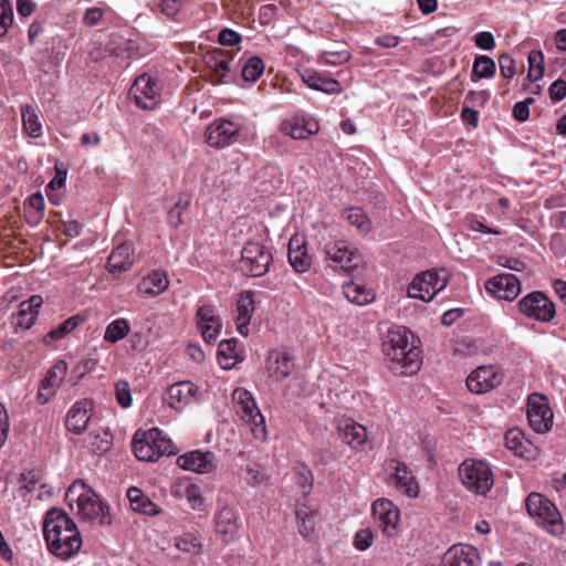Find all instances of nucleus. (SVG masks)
Segmentation results:
<instances>
[{
	"instance_id": "13d9d810",
	"label": "nucleus",
	"mask_w": 566,
	"mask_h": 566,
	"mask_svg": "<svg viewBox=\"0 0 566 566\" xmlns=\"http://www.w3.org/2000/svg\"><path fill=\"white\" fill-rule=\"evenodd\" d=\"M374 535L370 530H359L355 535V547L359 551H366L373 544Z\"/></svg>"
},
{
	"instance_id": "de8ad7c7",
	"label": "nucleus",
	"mask_w": 566,
	"mask_h": 566,
	"mask_svg": "<svg viewBox=\"0 0 566 566\" xmlns=\"http://www.w3.org/2000/svg\"><path fill=\"white\" fill-rule=\"evenodd\" d=\"M111 442L112 436L106 430L93 432L88 437V444L94 451L106 452Z\"/></svg>"
},
{
	"instance_id": "6e6552de",
	"label": "nucleus",
	"mask_w": 566,
	"mask_h": 566,
	"mask_svg": "<svg viewBox=\"0 0 566 566\" xmlns=\"http://www.w3.org/2000/svg\"><path fill=\"white\" fill-rule=\"evenodd\" d=\"M232 401L240 418L251 426L253 437L258 440H265V419L259 410L252 394L243 388H237L232 392Z\"/></svg>"
},
{
	"instance_id": "c756f323",
	"label": "nucleus",
	"mask_w": 566,
	"mask_h": 566,
	"mask_svg": "<svg viewBox=\"0 0 566 566\" xmlns=\"http://www.w3.org/2000/svg\"><path fill=\"white\" fill-rule=\"evenodd\" d=\"M177 464L182 470L207 473L212 468V455L210 452L195 450L178 457Z\"/></svg>"
},
{
	"instance_id": "e2e57ef3",
	"label": "nucleus",
	"mask_w": 566,
	"mask_h": 566,
	"mask_svg": "<svg viewBox=\"0 0 566 566\" xmlns=\"http://www.w3.org/2000/svg\"><path fill=\"white\" fill-rule=\"evenodd\" d=\"M103 15H104L103 9H101L98 7L88 8L84 14V23L88 27H94V25L98 24V22L103 18Z\"/></svg>"
},
{
	"instance_id": "1a4fd4ad",
	"label": "nucleus",
	"mask_w": 566,
	"mask_h": 566,
	"mask_svg": "<svg viewBox=\"0 0 566 566\" xmlns=\"http://www.w3.org/2000/svg\"><path fill=\"white\" fill-rule=\"evenodd\" d=\"M242 36L239 32L223 28L218 33V43L222 46L231 48V50L214 49V84L227 83L230 77V62L233 60L234 53L240 51Z\"/></svg>"
},
{
	"instance_id": "e433bc0d",
	"label": "nucleus",
	"mask_w": 566,
	"mask_h": 566,
	"mask_svg": "<svg viewBox=\"0 0 566 566\" xmlns=\"http://www.w3.org/2000/svg\"><path fill=\"white\" fill-rule=\"evenodd\" d=\"M240 129L239 123L221 119L214 127V146L223 148L231 145L237 139Z\"/></svg>"
},
{
	"instance_id": "680f3d73",
	"label": "nucleus",
	"mask_w": 566,
	"mask_h": 566,
	"mask_svg": "<svg viewBox=\"0 0 566 566\" xmlns=\"http://www.w3.org/2000/svg\"><path fill=\"white\" fill-rule=\"evenodd\" d=\"M475 45L482 50L491 51L495 46V40L491 32L482 31L475 34Z\"/></svg>"
},
{
	"instance_id": "8fccbe9b",
	"label": "nucleus",
	"mask_w": 566,
	"mask_h": 566,
	"mask_svg": "<svg viewBox=\"0 0 566 566\" xmlns=\"http://www.w3.org/2000/svg\"><path fill=\"white\" fill-rule=\"evenodd\" d=\"M80 323L78 316H72L61 323L56 328L52 329L46 337L51 340H57L75 329Z\"/></svg>"
},
{
	"instance_id": "49530a36",
	"label": "nucleus",
	"mask_w": 566,
	"mask_h": 566,
	"mask_svg": "<svg viewBox=\"0 0 566 566\" xmlns=\"http://www.w3.org/2000/svg\"><path fill=\"white\" fill-rule=\"evenodd\" d=\"M350 53L346 50L342 51H322L317 55V63L326 66H336L344 64L350 60Z\"/></svg>"
},
{
	"instance_id": "5fc2aeb1",
	"label": "nucleus",
	"mask_w": 566,
	"mask_h": 566,
	"mask_svg": "<svg viewBox=\"0 0 566 566\" xmlns=\"http://www.w3.org/2000/svg\"><path fill=\"white\" fill-rule=\"evenodd\" d=\"M499 65L501 75L504 78H512L516 74L515 60L507 53L499 56Z\"/></svg>"
},
{
	"instance_id": "f03ea898",
	"label": "nucleus",
	"mask_w": 566,
	"mask_h": 566,
	"mask_svg": "<svg viewBox=\"0 0 566 566\" xmlns=\"http://www.w3.org/2000/svg\"><path fill=\"white\" fill-rule=\"evenodd\" d=\"M384 352L391 360L395 371L408 376L420 369L421 352L416 345L413 333L403 326H396L388 332Z\"/></svg>"
},
{
	"instance_id": "c9c22d12",
	"label": "nucleus",
	"mask_w": 566,
	"mask_h": 566,
	"mask_svg": "<svg viewBox=\"0 0 566 566\" xmlns=\"http://www.w3.org/2000/svg\"><path fill=\"white\" fill-rule=\"evenodd\" d=\"M108 271L112 274H120L132 266L130 247L126 243L117 245L108 256Z\"/></svg>"
},
{
	"instance_id": "a878e982",
	"label": "nucleus",
	"mask_w": 566,
	"mask_h": 566,
	"mask_svg": "<svg viewBox=\"0 0 566 566\" xmlns=\"http://www.w3.org/2000/svg\"><path fill=\"white\" fill-rule=\"evenodd\" d=\"M42 304L41 295H32L19 305V311L12 316V325L15 332L19 329L27 331L34 325Z\"/></svg>"
},
{
	"instance_id": "4d7b16f0",
	"label": "nucleus",
	"mask_w": 566,
	"mask_h": 566,
	"mask_svg": "<svg viewBox=\"0 0 566 566\" xmlns=\"http://www.w3.org/2000/svg\"><path fill=\"white\" fill-rule=\"evenodd\" d=\"M10 430V420L8 410L2 402H0V449L4 446Z\"/></svg>"
},
{
	"instance_id": "7ed1b4c3",
	"label": "nucleus",
	"mask_w": 566,
	"mask_h": 566,
	"mask_svg": "<svg viewBox=\"0 0 566 566\" xmlns=\"http://www.w3.org/2000/svg\"><path fill=\"white\" fill-rule=\"evenodd\" d=\"M65 500L73 509L77 506V515L93 525H109L112 518L109 507L99 496L82 481H75L66 491Z\"/></svg>"
},
{
	"instance_id": "9b49d317",
	"label": "nucleus",
	"mask_w": 566,
	"mask_h": 566,
	"mask_svg": "<svg viewBox=\"0 0 566 566\" xmlns=\"http://www.w3.org/2000/svg\"><path fill=\"white\" fill-rule=\"evenodd\" d=\"M384 473L389 485L394 486L398 492L409 497H417L419 494V485L408 467L397 460L389 459L384 463Z\"/></svg>"
},
{
	"instance_id": "864d4df0",
	"label": "nucleus",
	"mask_w": 566,
	"mask_h": 566,
	"mask_svg": "<svg viewBox=\"0 0 566 566\" xmlns=\"http://www.w3.org/2000/svg\"><path fill=\"white\" fill-rule=\"evenodd\" d=\"M13 23V11L8 0H0V38H3Z\"/></svg>"
},
{
	"instance_id": "dca6fc26",
	"label": "nucleus",
	"mask_w": 566,
	"mask_h": 566,
	"mask_svg": "<svg viewBox=\"0 0 566 566\" xmlns=\"http://www.w3.org/2000/svg\"><path fill=\"white\" fill-rule=\"evenodd\" d=\"M323 252L329 261V266L348 271L356 265L357 249L346 240L327 242L323 248Z\"/></svg>"
},
{
	"instance_id": "7c9ffc66",
	"label": "nucleus",
	"mask_w": 566,
	"mask_h": 566,
	"mask_svg": "<svg viewBox=\"0 0 566 566\" xmlns=\"http://www.w3.org/2000/svg\"><path fill=\"white\" fill-rule=\"evenodd\" d=\"M198 386L191 381H180L168 388L169 406L179 409L182 405H187L197 399Z\"/></svg>"
},
{
	"instance_id": "0e129e2a",
	"label": "nucleus",
	"mask_w": 566,
	"mask_h": 566,
	"mask_svg": "<svg viewBox=\"0 0 566 566\" xmlns=\"http://www.w3.org/2000/svg\"><path fill=\"white\" fill-rule=\"evenodd\" d=\"M499 264L516 272H523L526 269V264L524 261L509 256H501L499 260Z\"/></svg>"
},
{
	"instance_id": "0eeeda50",
	"label": "nucleus",
	"mask_w": 566,
	"mask_h": 566,
	"mask_svg": "<svg viewBox=\"0 0 566 566\" xmlns=\"http://www.w3.org/2000/svg\"><path fill=\"white\" fill-rule=\"evenodd\" d=\"M273 261L272 252L262 241L250 240L241 251L239 268L242 273L252 277H260L269 272Z\"/></svg>"
},
{
	"instance_id": "f704fd0d",
	"label": "nucleus",
	"mask_w": 566,
	"mask_h": 566,
	"mask_svg": "<svg viewBox=\"0 0 566 566\" xmlns=\"http://www.w3.org/2000/svg\"><path fill=\"white\" fill-rule=\"evenodd\" d=\"M237 344L238 342L234 338L223 339L219 343L217 359L222 369H232L241 360Z\"/></svg>"
},
{
	"instance_id": "20e7f679",
	"label": "nucleus",
	"mask_w": 566,
	"mask_h": 566,
	"mask_svg": "<svg viewBox=\"0 0 566 566\" xmlns=\"http://www.w3.org/2000/svg\"><path fill=\"white\" fill-rule=\"evenodd\" d=\"M133 451L140 461L155 462L161 455L177 453L172 441L158 428L148 431H137L133 439Z\"/></svg>"
},
{
	"instance_id": "39448f33",
	"label": "nucleus",
	"mask_w": 566,
	"mask_h": 566,
	"mask_svg": "<svg viewBox=\"0 0 566 566\" xmlns=\"http://www.w3.org/2000/svg\"><path fill=\"white\" fill-rule=\"evenodd\" d=\"M458 471L464 488L476 495H485L493 488L494 474L484 460L465 459Z\"/></svg>"
},
{
	"instance_id": "a211bd4d",
	"label": "nucleus",
	"mask_w": 566,
	"mask_h": 566,
	"mask_svg": "<svg viewBox=\"0 0 566 566\" xmlns=\"http://www.w3.org/2000/svg\"><path fill=\"white\" fill-rule=\"evenodd\" d=\"M485 290L500 300L512 302L521 293V281L514 274L500 273L486 281Z\"/></svg>"
},
{
	"instance_id": "09e8293b",
	"label": "nucleus",
	"mask_w": 566,
	"mask_h": 566,
	"mask_svg": "<svg viewBox=\"0 0 566 566\" xmlns=\"http://www.w3.org/2000/svg\"><path fill=\"white\" fill-rule=\"evenodd\" d=\"M188 0H159L160 12L169 19H175L187 6Z\"/></svg>"
},
{
	"instance_id": "aec40b11",
	"label": "nucleus",
	"mask_w": 566,
	"mask_h": 566,
	"mask_svg": "<svg viewBox=\"0 0 566 566\" xmlns=\"http://www.w3.org/2000/svg\"><path fill=\"white\" fill-rule=\"evenodd\" d=\"M281 129L285 135L294 139H305L318 133L319 124L311 115L296 113L282 123Z\"/></svg>"
},
{
	"instance_id": "f257e3e1",
	"label": "nucleus",
	"mask_w": 566,
	"mask_h": 566,
	"mask_svg": "<svg viewBox=\"0 0 566 566\" xmlns=\"http://www.w3.org/2000/svg\"><path fill=\"white\" fill-rule=\"evenodd\" d=\"M43 535L49 551L61 559L73 557L83 544L75 522L60 509L48 511Z\"/></svg>"
},
{
	"instance_id": "393cba45",
	"label": "nucleus",
	"mask_w": 566,
	"mask_h": 566,
	"mask_svg": "<svg viewBox=\"0 0 566 566\" xmlns=\"http://www.w3.org/2000/svg\"><path fill=\"white\" fill-rule=\"evenodd\" d=\"M444 566H480L479 551L470 544L451 546L443 556Z\"/></svg>"
},
{
	"instance_id": "cd10ccee",
	"label": "nucleus",
	"mask_w": 566,
	"mask_h": 566,
	"mask_svg": "<svg viewBox=\"0 0 566 566\" xmlns=\"http://www.w3.org/2000/svg\"><path fill=\"white\" fill-rule=\"evenodd\" d=\"M92 409L93 403L90 400L75 402L66 416L65 426L67 430L81 434L90 422Z\"/></svg>"
},
{
	"instance_id": "f3484780",
	"label": "nucleus",
	"mask_w": 566,
	"mask_h": 566,
	"mask_svg": "<svg viewBox=\"0 0 566 566\" xmlns=\"http://www.w3.org/2000/svg\"><path fill=\"white\" fill-rule=\"evenodd\" d=\"M337 431L340 440L354 450L365 451L373 447L366 427L349 418L338 420Z\"/></svg>"
},
{
	"instance_id": "c85d7f7f",
	"label": "nucleus",
	"mask_w": 566,
	"mask_h": 566,
	"mask_svg": "<svg viewBox=\"0 0 566 566\" xmlns=\"http://www.w3.org/2000/svg\"><path fill=\"white\" fill-rule=\"evenodd\" d=\"M255 311V301L253 292L244 291L240 293L237 302L235 325L240 335L247 337L249 335V325Z\"/></svg>"
},
{
	"instance_id": "79ce46f5",
	"label": "nucleus",
	"mask_w": 566,
	"mask_h": 566,
	"mask_svg": "<svg viewBox=\"0 0 566 566\" xmlns=\"http://www.w3.org/2000/svg\"><path fill=\"white\" fill-rule=\"evenodd\" d=\"M343 217L348 221V223L355 227L361 234H367L371 229V223L369 218L363 211V209L358 207H352L349 209L344 210Z\"/></svg>"
},
{
	"instance_id": "412c9836",
	"label": "nucleus",
	"mask_w": 566,
	"mask_h": 566,
	"mask_svg": "<svg viewBox=\"0 0 566 566\" xmlns=\"http://www.w3.org/2000/svg\"><path fill=\"white\" fill-rule=\"evenodd\" d=\"M67 369V364L64 360H59L46 373L39 387L38 400L40 403L49 402L56 394V390L65 380Z\"/></svg>"
},
{
	"instance_id": "37998d69",
	"label": "nucleus",
	"mask_w": 566,
	"mask_h": 566,
	"mask_svg": "<svg viewBox=\"0 0 566 566\" xmlns=\"http://www.w3.org/2000/svg\"><path fill=\"white\" fill-rule=\"evenodd\" d=\"M130 332V326L127 319L117 318L111 322L105 329L104 340L115 344L124 339Z\"/></svg>"
},
{
	"instance_id": "ea45409f",
	"label": "nucleus",
	"mask_w": 566,
	"mask_h": 566,
	"mask_svg": "<svg viewBox=\"0 0 566 566\" xmlns=\"http://www.w3.org/2000/svg\"><path fill=\"white\" fill-rule=\"evenodd\" d=\"M197 328L207 343L212 340V333H210L212 324V306L202 304L198 307L196 314Z\"/></svg>"
},
{
	"instance_id": "c03bdc74",
	"label": "nucleus",
	"mask_w": 566,
	"mask_h": 566,
	"mask_svg": "<svg viewBox=\"0 0 566 566\" xmlns=\"http://www.w3.org/2000/svg\"><path fill=\"white\" fill-rule=\"evenodd\" d=\"M265 64L259 56H251L242 67V77L247 82L254 83L264 73Z\"/></svg>"
},
{
	"instance_id": "6e6d98bb",
	"label": "nucleus",
	"mask_w": 566,
	"mask_h": 566,
	"mask_svg": "<svg viewBox=\"0 0 566 566\" xmlns=\"http://www.w3.org/2000/svg\"><path fill=\"white\" fill-rule=\"evenodd\" d=\"M195 484L191 483L188 479L181 478L174 482L171 485V495L177 499H187L190 492V489H192Z\"/></svg>"
},
{
	"instance_id": "052dcab7",
	"label": "nucleus",
	"mask_w": 566,
	"mask_h": 566,
	"mask_svg": "<svg viewBox=\"0 0 566 566\" xmlns=\"http://www.w3.org/2000/svg\"><path fill=\"white\" fill-rule=\"evenodd\" d=\"M549 97L554 103L566 97V82L562 78L554 81L549 86Z\"/></svg>"
},
{
	"instance_id": "4be33fe9",
	"label": "nucleus",
	"mask_w": 566,
	"mask_h": 566,
	"mask_svg": "<svg viewBox=\"0 0 566 566\" xmlns=\"http://www.w3.org/2000/svg\"><path fill=\"white\" fill-rule=\"evenodd\" d=\"M265 368L275 380L287 378L295 368V357L286 350L273 349L265 359Z\"/></svg>"
},
{
	"instance_id": "f8f14e48",
	"label": "nucleus",
	"mask_w": 566,
	"mask_h": 566,
	"mask_svg": "<svg viewBox=\"0 0 566 566\" xmlns=\"http://www.w3.org/2000/svg\"><path fill=\"white\" fill-rule=\"evenodd\" d=\"M448 285L447 276H440L434 270L424 271L418 274L408 286V296L419 298L426 303L431 302L434 296Z\"/></svg>"
},
{
	"instance_id": "4468645a",
	"label": "nucleus",
	"mask_w": 566,
	"mask_h": 566,
	"mask_svg": "<svg viewBox=\"0 0 566 566\" xmlns=\"http://www.w3.org/2000/svg\"><path fill=\"white\" fill-rule=\"evenodd\" d=\"M553 418V412L545 396L533 394L528 397L527 420L535 432L544 434L551 431Z\"/></svg>"
},
{
	"instance_id": "5701e85b",
	"label": "nucleus",
	"mask_w": 566,
	"mask_h": 566,
	"mask_svg": "<svg viewBox=\"0 0 566 566\" xmlns=\"http://www.w3.org/2000/svg\"><path fill=\"white\" fill-rule=\"evenodd\" d=\"M306 491L297 500L295 506V516L297 520L298 532L302 536H310L315 527L317 516V505L313 499H310Z\"/></svg>"
},
{
	"instance_id": "774afa93",
	"label": "nucleus",
	"mask_w": 566,
	"mask_h": 566,
	"mask_svg": "<svg viewBox=\"0 0 566 566\" xmlns=\"http://www.w3.org/2000/svg\"><path fill=\"white\" fill-rule=\"evenodd\" d=\"M513 116L518 122H525L530 117V108L526 103L517 102L513 107Z\"/></svg>"
},
{
	"instance_id": "603ef678",
	"label": "nucleus",
	"mask_w": 566,
	"mask_h": 566,
	"mask_svg": "<svg viewBox=\"0 0 566 566\" xmlns=\"http://www.w3.org/2000/svg\"><path fill=\"white\" fill-rule=\"evenodd\" d=\"M115 397L122 408L132 406L133 398L128 381L118 380L115 382Z\"/></svg>"
},
{
	"instance_id": "58836bf2",
	"label": "nucleus",
	"mask_w": 566,
	"mask_h": 566,
	"mask_svg": "<svg viewBox=\"0 0 566 566\" xmlns=\"http://www.w3.org/2000/svg\"><path fill=\"white\" fill-rule=\"evenodd\" d=\"M496 72V63L488 55H478L472 66L471 80L478 82L482 78H492Z\"/></svg>"
},
{
	"instance_id": "69168bd1",
	"label": "nucleus",
	"mask_w": 566,
	"mask_h": 566,
	"mask_svg": "<svg viewBox=\"0 0 566 566\" xmlns=\"http://www.w3.org/2000/svg\"><path fill=\"white\" fill-rule=\"evenodd\" d=\"M297 483L302 486L303 489V492L302 494L306 491V494L310 493V490L312 488V483H313V476H312V473L310 470H307L306 468H303L302 471H300L297 473Z\"/></svg>"
},
{
	"instance_id": "a18cd8bd",
	"label": "nucleus",
	"mask_w": 566,
	"mask_h": 566,
	"mask_svg": "<svg viewBox=\"0 0 566 566\" xmlns=\"http://www.w3.org/2000/svg\"><path fill=\"white\" fill-rule=\"evenodd\" d=\"M526 439L518 429H511L505 433V446L518 457H525Z\"/></svg>"
},
{
	"instance_id": "72a5a7b5",
	"label": "nucleus",
	"mask_w": 566,
	"mask_h": 566,
	"mask_svg": "<svg viewBox=\"0 0 566 566\" xmlns=\"http://www.w3.org/2000/svg\"><path fill=\"white\" fill-rule=\"evenodd\" d=\"M127 499L132 510L136 513L147 516H156L161 512L160 507L136 486H130L127 490Z\"/></svg>"
},
{
	"instance_id": "4c0bfd02",
	"label": "nucleus",
	"mask_w": 566,
	"mask_h": 566,
	"mask_svg": "<svg viewBox=\"0 0 566 566\" xmlns=\"http://www.w3.org/2000/svg\"><path fill=\"white\" fill-rule=\"evenodd\" d=\"M343 293L345 297L353 304L363 306L371 302L374 294L363 283L347 282L343 285Z\"/></svg>"
},
{
	"instance_id": "bf43d9fd",
	"label": "nucleus",
	"mask_w": 566,
	"mask_h": 566,
	"mask_svg": "<svg viewBox=\"0 0 566 566\" xmlns=\"http://www.w3.org/2000/svg\"><path fill=\"white\" fill-rule=\"evenodd\" d=\"M29 205L32 209L35 210L36 212V216L33 220V222L29 221V223H31L32 226H36L39 223V221L41 220L42 218V212L44 210V198L43 196L40 193V192H36V193H33L30 198H29Z\"/></svg>"
},
{
	"instance_id": "423d86ee",
	"label": "nucleus",
	"mask_w": 566,
	"mask_h": 566,
	"mask_svg": "<svg viewBox=\"0 0 566 566\" xmlns=\"http://www.w3.org/2000/svg\"><path fill=\"white\" fill-rule=\"evenodd\" d=\"M525 504L528 514L536 518L537 524L546 530V532L554 536L564 533L563 517L551 500L534 492L526 497Z\"/></svg>"
},
{
	"instance_id": "ddd939ff",
	"label": "nucleus",
	"mask_w": 566,
	"mask_h": 566,
	"mask_svg": "<svg viewBox=\"0 0 566 566\" xmlns=\"http://www.w3.org/2000/svg\"><path fill=\"white\" fill-rule=\"evenodd\" d=\"M161 85L149 74L138 76L130 87L129 95L138 107L154 109L160 99Z\"/></svg>"
},
{
	"instance_id": "2eb2a0df",
	"label": "nucleus",
	"mask_w": 566,
	"mask_h": 566,
	"mask_svg": "<svg viewBox=\"0 0 566 566\" xmlns=\"http://www.w3.org/2000/svg\"><path fill=\"white\" fill-rule=\"evenodd\" d=\"M504 375L496 366H480L467 378L468 389L476 395L486 394L503 381Z\"/></svg>"
},
{
	"instance_id": "6ab92c4d",
	"label": "nucleus",
	"mask_w": 566,
	"mask_h": 566,
	"mask_svg": "<svg viewBox=\"0 0 566 566\" xmlns=\"http://www.w3.org/2000/svg\"><path fill=\"white\" fill-rule=\"evenodd\" d=\"M371 511L382 533L389 537L395 535L400 520L399 509L387 499H378L374 502Z\"/></svg>"
},
{
	"instance_id": "473e14b6",
	"label": "nucleus",
	"mask_w": 566,
	"mask_h": 566,
	"mask_svg": "<svg viewBox=\"0 0 566 566\" xmlns=\"http://www.w3.org/2000/svg\"><path fill=\"white\" fill-rule=\"evenodd\" d=\"M302 81L312 90L326 94H338L342 92V85L337 80L323 76L313 70H305L302 74Z\"/></svg>"
},
{
	"instance_id": "2f4dec72",
	"label": "nucleus",
	"mask_w": 566,
	"mask_h": 566,
	"mask_svg": "<svg viewBox=\"0 0 566 566\" xmlns=\"http://www.w3.org/2000/svg\"><path fill=\"white\" fill-rule=\"evenodd\" d=\"M168 285L169 280L166 273L155 270L140 280L137 290L140 295L154 297L165 292Z\"/></svg>"
},
{
	"instance_id": "b1692460",
	"label": "nucleus",
	"mask_w": 566,
	"mask_h": 566,
	"mask_svg": "<svg viewBox=\"0 0 566 566\" xmlns=\"http://www.w3.org/2000/svg\"><path fill=\"white\" fill-rule=\"evenodd\" d=\"M239 532L237 513L232 507L223 506L214 516V535L222 544L232 542Z\"/></svg>"
},
{
	"instance_id": "338daca9",
	"label": "nucleus",
	"mask_w": 566,
	"mask_h": 566,
	"mask_svg": "<svg viewBox=\"0 0 566 566\" xmlns=\"http://www.w3.org/2000/svg\"><path fill=\"white\" fill-rule=\"evenodd\" d=\"M186 501L193 510L201 507L202 497L200 489L197 485H193L192 489H190L189 495L186 499Z\"/></svg>"
},
{
	"instance_id": "3c124183",
	"label": "nucleus",
	"mask_w": 566,
	"mask_h": 566,
	"mask_svg": "<svg viewBox=\"0 0 566 566\" xmlns=\"http://www.w3.org/2000/svg\"><path fill=\"white\" fill-rule=\"evenodd\" d=\"M242 478L248 484L252 486L259 485L265 480L262 468L258 463H250L244 469H242Z\"/></svg>"
},
{
	"instance_id": "a19ab883",
	"label": "nucleus",
	"mask_w": 566,
	"mask_h": 566,
	"mask_svg": "<svg viewBox=\"0 0 566 566\" xmlns=\"http://www.w3.org/2000/svg\"><path fill=\"white\" fill-rule=\"evenodd\" d=\"M21 116L24 130L32 138H38L42 132V125L35 109L30 105L21 106Z\"/></svg>"
},
{
	"instance_id": "9d476101",
	"label": "nucleus",
	"mask_w": 566,
	"mask_h": 566,
	"mask_svg": "<svg viewBox=\"0 0 566 566\" xmlns=\"http://www.w3.org/2000/svg\"><path fill=\"white\" fill-rule=\"evenodd\" d=\"M517 307L525 317L541 323L552 322L556 314L554 302L541 291H533L523 296Z\"/></svg>"
},
{
	"instance_id": "bb28decb",
	"label": "nucleus",
	"mask_w": 566,
	"mask_h": 566,
	"mask_svg": "<svg viewBox=\"0 0 566 566\" xmlns=\"http://www.w3.org/2000/svg\"><path fill=\"white\" fill-rule=\"evenodd\" d=\"M289 262L297 273H305L312 266V258L307 252L306 241L303 237L294 235L289 242Z\"/></svg>"
}]
</instances>
